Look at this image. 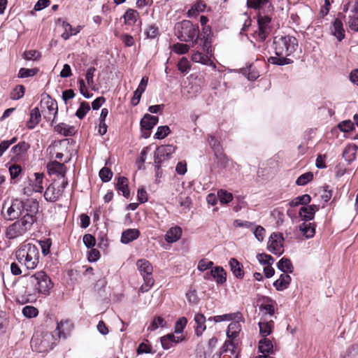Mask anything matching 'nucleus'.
I'll list each match as a JSON object with an SVG mask.
<instances>
[{"mask_svg": "<svg viewBox=\"0 0 358 358\" xmlns=\"http://www.w3.org/2000/svg\"><path fill=\"white\" fill-rule=\"evenodd\" d=\"M273 47L275 56L268 57V62L278 66L290 64L293 60L287 57L296 50L298 40L290 35H278L273 38Z\"/></svg>", "mask_w": 358, "mask_h": 358, "instance_id": "f257e3e1", "label": "nucleus"}, {"mask_svg": "<svg viewBox=\"0 0 358 358\" xmlns=\"http://www.w3.org/2000/svg\"><path fill=\"white\" fill-rule=\"evenodd\" d=\"M31 207L33 208V210H30V213H26L20 220L15 221L7 228L6 238L14 239L22 236L31 229L36 220L34 213L38 210V204L33 202V206Z\"/></svg>", "mask_w": 358, "mask_h": 358, "instance_id": "f03ea898", "label": "nucleus"}, {"mask_svg": "<svg viewBox=\"0 0 358 358\" xmlns=\"http://www.w3.org/2000/svg\"><path fill=\"white\" fill-rule=\"evenodd\" d=\"M15 257L27 269L36 268L39 263V248L31 243H22L15 251Z\"/></svg>", "mask_w": 358, "mask_h": 358, "instance_id": "7ed1b4c3", "label": "nucleus"}, {"mask_svg": "<svg viewBox=\"0 0 358 358\" xmlns=\"http://www.w3.org/2000/svg\"><path fill=\"white\" fill-rule=\"evenodd\" d=\"M175 34L182 42H192L194 47L198 41L199 28L198 24H193L189 20H182L176 24Z\"/></svg>", "mask_w": 358, "mask_h": 358, "instance_id": "20e7f679", "label": "nucleus"}, {"mask_svg": "<svg viewBox=\"0 0 358 358\" xmlns=\"http://www.w3.org/2000/svg\"><path fill=\"white\" fill-rule=\"evenodd\" d=\"M27 283L31 286L34 293L48 296L53 288L54 283L49 275L43 271H39L27 278Z\"/></svg>", "mask_w": 358, "mask_h": 358, "instance_id": "39448f33", "label": "nucleus"}, {"mask_svg": "<svg viewBox=\"0 0 358 358\" xmlns=\"http://www.w3.org/2000/svg\"><path fill=\"white\" fill-rule=\"evenodd\" d=\"M26 213H30L27 208H24V203L19 199L5 201L3 202L1 215L7 220H13Z\"/></svg>", "mask_w": 358, "mask_h": 358, "instance_id": "423d86ee", "label": "nucleus"}, {"mask_svg": "<svg viewBox=\"0 0 358 358\" xmlns=\"http://www.w3.org/2000/svg\"><path fill=\"white\" fill-rule=\"evenodd\" d=\"M136 266L143 278V284L140 287L139 291L146 292L153 286L155 280L152 278L153 267L149 261L145 259H138Z\"/></svg>", "mask_w": 358, "mask_h": 358, "instance_id": "0eeeda50", "label": "nucleus"}, {"mask_svg": "<svg viewBox=\"0 0 358 358\" xmlns=\"http://www.w3.org/2000/svg\"><path fill=\"white\" fill-rule=\"evenodd\" d=\"M270 15H262V13L257 15L258 29L255 31L254 36L260 42L264 41L271 31Z\"/></svg>", "mask_w": 358, "mask_h": 358, "instance_id": "6e6552de", "label": "nucleus"}, {"mask_svg": "<svg viewBox=\"0 0 358 358\" xmlns=\"http://www.w3.org/2000/svg\"><path fill=\"white\" fill-rule=\"evenodd\" d=\"M69 182L67 179H64L60 184L54 182L51 183L44 192V197L46 201L55 202L63 194L65 188Z\"/></svg>", "mask_w": 358, "mask_h": 358, "instance_id": "1a4fd4ad", "label": "nucleus"}, {"mask_svg": "<svg viewBox=\"0 0 358 358\" xmlns=\"http://www.w3.org/2000/svg\"><path fill=\"white\" fill-rule=\"evenodd\" d=\"M34 178H29L28 185L23 189L24 193L28 196L31 195L34 192H42L43 190V178L44 174L41 173H35Z\"/></svg>", "mask_w": 358, "mask_h": 358, "instance_id": "9d476101", "label": "nucleus"}, {"mask_svg": "<svg viewBox=\"0 0 358 358\" xmlns=\"http://www.w3.org/2000/svg\"><path fill=\"white\" fill-rule=\"evenodd\" d=\"M283 241L284 238L282 234H271L268 241V250L274 255H281L284 252Z\"/></svg>", "mask_w": 358, "mask_h": 358, "instance_id": "9b49d317", "label": "nucleus"}, {"mask_svg": "<svg viewBox=\"0 0 358 358\" xmlns=\"http://www.w3.org/2000/svg\"><path fill=\"white\" fill-rule=\"evenodd\" d=\"M176 150V147L172 145L159 146L154 155L155 164L157 169H160V164L171 155Z\"/></svg>", "mask_w": 358, "mask_h": 358, "instance_id": "f8f14e48", "label": "nucleus"}, {"mask_svg": "<svg viewBox=\"0 0 358 358\" xmlns=\"http://www.w3.org/2000/svg\"><path fill=\"white\" fill-rule=\"evenodd\" d=\"M248 8L258 10L262 15L272 14L273 6L269 0H247Z\"/></svg>", "mask_w": 358, "mask_h": 358, "instance_id": "ddd939ff", "label": "nucleus"}, {"mask_svg": "<svg viewBox=\"0 0 358 358\" xmlns=\"http://www.w3.org/2000/svg\"><path fill=\"white\" fill-rule=\"evenodd\" d=\"M70 159L71 158L66 159L64 160V163H60L57 161L48 162L47 164L48 173L50 175H57V176H60L62 180H64V179H67L66 178L67 169L65 164L68 163Z\"/></svg>", "mask_w": 358, "mask_h": 358, "instance_id": "4468645a", "label": "nucleus"}, {"mask_svg": "<svg viewBox=\"0 0 358 358\" xmlns=\"http://www.w3.org/2000/svg\"><path fill=\"white\" fill-rule=\"evenodd\" d=\"M41 106L43 108H47L48 110V114L45 117L50 120L52 116H53L52 121H54L58 112L57 101L48 95L45 98L42 99Z\"/></svg>", "mask_w": 358, "mask_h": 358, "instance_id": "2eb2a0df", "label": "nucleus"}, {"mask_svg": "<svg viewBox=\"0 0 358 358\" xmlns=\"http://www.w3.org/2000/svg\"><path fill=\"white\" fill-rule=\"evenodd\" d=\"M158 121L159 118L157 116L148 113L144 115L140 122L141 129L148 131L147 134H143L144 138H148L150 136V131L158 123Z\"/></svg>", "mask_w": 358, "mask_h": 358, "instance_id": "dca6fc26", "label": "nucleus"}, {"mask_svg": "<svg viewBox=\"0 0 358 358\" xmlns=\"http://www.w3.org/2000/svg\"><path fill=\"white\" fill-rule=\"evenodd\" d=\"M317 210H319L318 206L315 204L306 205V206H302L300 208L299 215L301 220L304 222L310 221L314 219L315 214Z\"/></svg>", "mask_w": 358, "mask_h": 358, "instance_id": "f3484780", "label": "nucleus"}, {"mask_svg": "<svg viewBox=\"0 0 358 358\" xmlns=\"http://www.w3.org/2000/svg\"><path fill=\"white\" fill-rule=\"evenodd\" d=\"M276 302L268 296L262 297V303L259 306V310L264 311L265 314L273 315L275 311Z\"/></svg>", "mask_w": 358, "mask_h": 358, "instance_id": "a211bd4d", "label": "nucleus"}, {"mask_svg": "<svg viewBox=\"0 0 358 358\" xmlns=\"http://www.w3.org/2000/svg\"><path fill=\"white\" fill-rule=\"evenodd\" d=\"M160 340L162 348L164 350H169L174 345L182 341L184 338L182 336H175L174 334H169L162 336Z\"/></svg>", "mask_w": 358, "mask_h": 358, "instance_id": "6ab92c4d", "label": "nucleus"}, {"mask_svg": "<svg viewBox=\"0 0 358 358\" xmlns=\"http://www.w3.org/2000/svg\"><path fill=\"white\" fill-rule=\"evenodd\" d=\"M292 278L287 273H282L279 278L273 282V286L278 291L286 289L291 282Z\"/></svg>", "mask_w": 358, "mask_h": 358, "instance_id": "aec40b11", "label": "nucleus"}, {"mask_svg": "<svg viewBox=\"0 0 358 358\" xmlns=\"http://www.w3.org/2000/svg\"><path fill=\"white\" fill-rule=\"evenodd\" d=\"M140 236V231L136 229H128L124 231L121 236V242L124 244H128L130 242L137 239Z\"/></svg>", "mask_w": 358, "mask_h": 358, "instance_id": "412c9836", "label": "nucleus"}, {"mask_svg": "<svg viewBox=\"0 0 358 358\" xmlns=\"http://www.w3.org/2000/svg\"><path fill=\"white\" fill-rule=\"evenodd\" d=\"M331 34L336 37L338 41H341L345 38V30L341 20L335 19L331 28Z\"/></svg>", "mask_w": 358, "mask_h": 358, "instance_id": "4be33fe9", "label": "nucleus"}, {"mask_svg": "<svg viewBox=\"0 0 358 358\" xmlns=\"http://www.w3.org/2000/svg\"><path fill=\"white\" fill-rule=\"evenodd\" d=\"M182 235V229L180 227H171L165 235L166 242L172 243L178 241Z\"/></svg>", "mask_w": 358, "mask_h": 358, "instance_id": "5701e85b", "label": "nucleus"}, {"mask_svg": "<svg viewBox=\"0 0 358 358\" xmlns=\"http://www.w3.org/2000/svg\"><path fill=\"white\" fill-rule=\"evenodd\" d=\"M241 331V324L239 320L232 321L228 326L227 331V336L228 338L235 340L238 337L240 331Z\"/></svg>", "mask_w": 358, "mask_h": 358, "instance_id": "b1692460", "label": "nucleus"}, {"mask_svg": "<svg viewBox=\"0 0 358 358\" xmlns=\"http://www.w3.org/2000/svg\"><path fill=\"white\" fill-rule=\"evenodd\" d=\"M259 327L261 336L266 338L271 334L274 327V322L273 320L267 321L265 319H262L259 322Z\"/></svg>", "mask_w": 358, "mask_h": 358, "instance_id": "393cba45", "label": "nucleus"}, {"mask_svg": "<svg viewBox=\"0 0 358 358\" xmlns=\"http://www.w3.org/2000/svg\"><path fill=\"white\" fill-rule=\"evenodd\" d=\"M229 266L233 274L239 279L244 277V271L243 270V265L236 259L231 258L229 260Z\"/></svg>", "mask_w": 358, "mask_h": 358, "instance_id": "a878e982", "label": "nucleus"}, {"mask_svg": "<svg viewBox=\"0 0 358 358\" xmlns=\"http://www.w3.org/2000/svg\"><path fill=\"white\" fill-rule=\"evenodd\" d=\"M194 321L196 324L195 327V334L197 336H201L206 329V326L205 324L206 317L201 313H196L194 315Z\"/></svg>", "mask_w": 358, "mask_h": 358, "instance_id": "bb28decb", "label": "nucleus"}, {"mask_svg": "<svg viewBox=\"0 0 358 358\" xmlns=\"http://www.w3.org/2000/svg\"><path fill=\"white\" fill-rule=\"evenodd\" d=\"M116 189L119 192H122L124 197L128 198L130 196L128 179L126 177L120 176L117 178Z\"/></svg>", "mask_w": 358, "mask_h": 358, "instance_id": "cd10ccee", "label": "nucleus"}, {"mask_svg": "<svg viewBox=\"0 0 358 358\" xmlns=\"http://www.w3.org/2000/svg\"><path fill=\"white\" fill-rule=\"evenodd\" d=\"M41 115L38 107L33 108L30 112V118L27 123V127L29 129H33L40 122Z\"/></svg>", "mask_w": 358, "mask_h": 358, "instance_id": "c85d7f7f", "label": "nucleus"}, {"mask_svg": "<svg viewBox=\"0 0 358 358\" xmlns=\"http://www.w3.org/2000/svg\"><path fill=\"white\" fill-rule=\"evenodd\" d=\"M213 279L216 281L217 284H223L227 280V273L222 267L216 266L211 270Z\"/></svg>", "mask_w": 358, "mask_h": 358, "instance_id": "c756f323", "label": "nucleus"}, {"mask_svg": "<svg viewBox=\"0 0 358 358\" xmlns=\"http://www.w3.org/2000/svg\"><path fill=\"white\" fill-rule=\"evenodd\" d=\"M310 201V196L309 194H306L294 198L289 202V206L292 208L296 207L299 205L306 206V205L309 204Z\"/></svg>", "mask_w": 358, "mask_h": 358, "instance_id": "7c9ffc66", "label": "nucleus"}, {"mask_svg": "<svg viewBox=\"0 0 358 358\" xmlns=\"http://www.w3.org/2000/svg\"><path fill=\"white\" fill-rule=\"evenodd\" d=\"M278 268L283 272V273H292L294 271V266L291 260L288 258L282 257L277 263Z\"/></svg>", "mask_w": 358, "mask_h": 358, "instance_id": "2f4dec72", "label": "nucleus"}, {"mask_svg": "<svg viewBox=\"0 0 358 358\" xmlns=\"http://www.w3.org/2000/svg\"><path fill=\"white\" fill-rule=\"evenodd\" d=\"M299 229L306 238H313L315 234V227L313 223L304 222L300 224Z\"/></svg>", "mask_w": 358, "mask_h": 358, "instance_id": "473e14b6", "label": "nucleus"}, {"mask_svg": "<svg viewBox=\"0 0 358 358\" xmlns=\"http://www.w3.org/2000/svg\"><path fill=\"white\" fill-rule=\"evenodd\" d=\"M259 350L262 355L272 354L273 352L272 342L266 338L260 340L259 342Z\"/></svg>", "mask_w": 358, "mask_h": 358, "instance_id": "72a5a7b5", "label": "nucleus"}, {"mask_svg": "<svg viewBox=\"0 0 358 358\" xmlns=\"http://www.w3.org/2000/svg\"><path fill=\"white\" fill-rule=\"evenodd\" d=\"M192 60L194 62L201 63L205 65H211L213 64L209 55L203 54L199 51H196L192 54Z\"/></svg>", "mask_w": 358, "mask_h": 358, "instance_id": "f704fd0d", "label": "nucleus"}, {"mask_svg": "<svg viewBox=\"0 0 358 358\" xmlns=\"http://www.w3.org/2000/svg\"><path fill=\"white\" fill-rule=\"evenodd\" d=\"M62 25L64 30L62 34V38L64 40H68L71 36L76 35L80 31V29L73 28L69 23L65 21H62Z\"/></svg>", "mask_w": 358, "mask_h": 358, "instance_id": "c9c22d12", "label": "nucleus"}, {"mask_svg": "<svg viewBox=\"0 0 358 358\" xmlns=\"http://www.w3.org/2000/svg\"><path fill=\"white\" fill-rule=\"evenodd\" d=\"M55 130L64 136H71L74 134V127L65 123H59L55 127Z\"/></svg>", "mask_w": 358, "mask_h": 358, "instance_id": "e433bc0d", "label": "nucleus"}, {"mask_svg": "<svg viewBox=\"0 0 358 358\" xmlns=\"http://www.w3.org/2000/svg\"><path fill=\"white\" fill-rule=\"evenodd\" d=\"M29 148L30 145L28 143L25 141H21L11 148V152L15 156H20L27 153Z\"/></svg>", "mask_w": 358, "mask_h": 358, "instance_id": "4c0bfd02", "label": "nucleus"}, {"mask_svg": "<svg viewBox=\"0 0 358 358\" xmlns=\"http://www.w3.org/2000/svg\"><path fill=\"white\" fill-rule=\"evenodd\" d=\"M124 23L128 25H133L138 17V13L134 9L129 8L125 12L124 16Z\"/></svg>", "mask_w": 358, "mask_h": 358, "instance_id": "58836bf2", "label": "nucleus"}, {"mask_svg": "<svg viewBox=\"0 0 358 358\" xmlns=\"http://www.w3.org/2000/svg\"><path fill=\"white\" fill-rule=\"evenodd\" d=\"M206 8V4L203 1L199 0L197 1L189 10H188L187 15L189 17L196 16L199 13L204 11Z\"/></svg>", "mask_w": 358, "mask_h": 358, "instance_id": "ea45409f", "label": "nucleus"}, {"mask_svg": "<svg viewBox=\"0 0 358 358\" xmlns=\"http://www.w3.org/2000/svg\"><path fill=\"white\" fill-rule=\"evenodd\" d=\"M213 321L215 322H220L222 321H232L235 319H241L242 315L241 313L237 312L236 313H229V314H224L222 315H217L213 317Z\"/></svg>", "mask_w": 358, "mask_h": 358, "instance_id": "a19ab883", "label": "nucleus"}, {"mask_svg": "<svg viewBox=\"0 0 358 358\" xmlns=\"http://www.w3.org/2000/svg\"><path fill=\"white\" fill-rule=\"evenodd\" d=\"M166 326V322L163 317L160 316L155 317L149 327L148 331H153L157 329L159 327H165Z\"/></svg>", "mask_w": 358, "mask_h": 358, "instance_id": "79ce46f5", "label": "nucleus"}, {"mask_svg": "<svg viewBox=\"0 0 358 358\" xmlns=\"http://www.w3.org/2000/svg\"><path fill=\"white\" fill-rule=\"evenodd\" d=\"M201 46L202 48L203 51L205 52V54L209 55L210 57H211L213 55L211 38L207 36H203V37L201 38Z\"/></svg>", "mask_w": 358, "mask_h": 358, "instance_id": "37998d69", "label": "nucleus"}, {"mask_svg": "<svg viewBox=\"0 0 358 358\" xmlns=\"http://www.w3.org/2000/svg\"><path fill=\"white\" fill-rule=\"evenodd\" d=\"M343 157L348 163L352 162L356 158L355 146L346 147L343 152Z\"/></svg>", "mask_w": 358, "mask_h": 358, "instance_id": "c03bdc74", "label": "nucleus"}, {"mask_svg": "<svg viewBox=\"0 0 358 358\" xmlns=\"http://www.w3.org/2000/svg\"><path fill=\"white\" fill-rule=\"evenodd\" d=\"M238 345V343L236 340L229 338L228 341H226L222 348V352H226L227 351H230L232 355L236 353V348Z\"/></svg>", "mask_w": 358, "mask_h": 358, "instance_id": "a18cd8bd", "label": "nucleus"}, {"mask_svg": "<svg viewBox=\"0 0 358 358\" xmlns=\"http://www.w3.org/2000/svg\"><path fill=\"white\" fill-rule=\"evenodd\" d=\"M38 68L26 69L21 68L18 72V77L20 78H25L29 77H33L38 72Z\"/></svg>", "mask_w": 358, "mask_h": 358, "instance_id": "49530a36", "label": "nucleus"}, {"mask_svg": "<svg viewBox=\"0 0 358 358\" xmlns=\"http://www.w3.org/2000/svg\"><path fill=\"white\" fill-rule=\"evenodd\" d=\"M313 179V174L311 172H306L301 175L296 180V184L299 186H303L308 184Z\"/></svg>", "mask_w": 358, "mask_h": 358, "instance_id": "de8ad7c7", "label": "nucleus"}, {"mask_svg": "<svg viewBox=\"0 0 358 358\" xmlns=\"http://www.w3.org/2000/svg\"><path fill=\"white\" fill-rule=\"evenodd\" d=\"M217 197L222 203H228L233 199L232 194L224 189L217 192Z\"/></svg>", "mask_w": 358, "mask_h": 358, "instance_id": "09e8293b", "label": "nucleus"}, {"mask_svg": "<svg viewBox=\"0 0 358 358\" xmlns=\"http://www.w3.org/2000/svg\"><path fill=\"white\" fill-rule=\"evenodd\" d=\"M90 110V107L89 103L83 101L80 103V107L77 110L76 115L80 120H82L84 118V117L86 115V114L89 112Z\"/></svg>", "mask_w": 358, "mask_h": 358, "instance_id": "8fccbe9b", "label": "nucleus"}, {"mask_svg": "<svg viewBox=\"0 0 358 358\" xmlns=\"http://www.w3.org/2000/svg\"><path fill=\"white\" fill-rule=\"evenodd\" d=\"M189 45L180 43H177L172 46V50L178 55L186 54L189 52Z\"/></svg>", "mask_w": 358, "mask_h": 358, "instance_id": "3c124183", "label": "nucleus"}, {"mask_svg": "<svg viewBox=\"0 0 358 358\" xmlns=\"http://www.w3.org/2000/svg\"><path fill=\"white\" fill-rule=\"evenodd\" d=\"M171 132L170 128L168 126H160L157 128L155 134V138L157 139H163L166 137Z\"/></svg>", "mask_w": 358, "mask_h": 358, "instance_id": "603ef678", "label": "nucleus"}, {"mask_svg": "<svg viewBox=\"0 0 358 358\" xmlns=\"http://www.w3.org/2000/svg\"><path fill=\"white\" fill-rule=\"evenodd\" d=\"M99 175L101 180L106 182L111 180L113 173L109 168L103 167L100 170Z\"/></svg>", "mask_w": 358, "mask_h": 358, "instance_id": "864d4df0", "label": "nucleus"}, {"mask_svg": "<svg viewBox=\"0 0 358 358\" xmlns=\"http://www.w3.org/2000/svg\"><path fill=\"white\" fill-rule=\"evenodd\" d=\"M25 88L23 85H17L13 89L10 94V98L13 100L21 99L24 94Z\"/></svg>", "mask_w": 358, "mask_h": 358, "instance_id": "5fc2aeb1", "label": "nucleus"}, {"mask_svg": "<svg viewBox=\"0 0 358 358\" xmlns=\"http://www.w3.org/2000/svg\"><path fill=\"white\" fill-rule=\"evenodd\" d=\"M22 314L26 317L32 318L38 315V310L34 306H27L23 308Z\"/></svg>", "mask_w": 358, "mask_h": 358, "instance_id": "6e6d98bb", "label": "nucleus"}, {"mask_svg": "<svg viewBox=\"0 0 358 358\" xmlns=\"http://www.w3.org/2000/svg\"><path fill=\"white\" fill-rule=\"evenodd\" d=\"M348 24L350 29L358 31V14L352 13V15H349Z\"/></svg>", "mask_w": 358, "mask_h": 358, "instance_id": "4d7b16f0", "label": "nucleus"}, {"mask_svg": "<svg viewBox=\"0 0 358 358\" xmlns=\"http://www.w3.org/2000/svg\"><path fill=\"white\" fill-rule=\"evenodd\" d=\"M251 230L253 231V234L255 238L257 239V241L260 242L263 241L266 233V231L264 227H262V226L254 225Z\"/></svg>", "mask_w": 358, "mask_h": 358, "instance_id": "13d9d810", "label": "nucleus"}, {"mask_svg": "<svg viewBox=\"0 0 358 358\" xmlns=\"http://www.w3.org/2000/svg\"><path fill=\"white\" fill-rule=\"evenodd\" d=\"M257 258L260 264L271 266L274 262V259L269 255L258 254Z\"/></svg>", "mask_w": 358, "mask_h": 358, "instance_id": "bf43d9fd", "label": "nucleus"}, {"mask_svg": "<svg viewBox=\"0 0 358 358\" xmlns=\"http://www.w3.org/2000/svg\"><path fill=\"white\" fill-rule=\"evenodd\" d=\"M187 323V320L185 317H182L179 318L175 324L174 329L176 334H181L183 331V329L186 327Z\"/></svg>", "mask_w": 358, "mask_h": 358, "instance_id": "052dcab7", "label": "nucleus"}, {"mask_svg": "<svg viewBox=\"0 0 358 358\" xmlns=\"http://www.w3.org/2000/svg\"><path fill=\"white\" fill-rule=\"evenodd\" d=\"M247 76V78L250 80H255L259 78V74L255 66L250 65L247 70H245L243 73Z\"/></svg>", "mask_w": 358, "mask_h": 358, "instance_id": "680f3d73", "label": "nucleus"}, {"mask_svg": "<svg viewBox=\"0 0 358 358\" xmlns=\"http://www.w3.org/2000/svg\"><path fill=\"white\" fill-rule=\"evenodd\" d=\"M41 57V53L35 50L25 51L23 53V58L26 60H37Z\"/></svg>", "mask_w": 358, "mask_h": 358, "instance_id": "e2e57ef3", "label": "nucleus"}, {"mask_svg": "<svg viewBox=\"0 0 358 358\" xmlns=\"http://www.w3.org/2000/svg\"><path fill=\"white\" fill-rule=\"evenodd\" d=\"M208 143L215 153L220 151L222 148L220 141L213 136H209L208 138Z\"/></svg>", "mask_w": 358, "mask_h": 358, "instance_id": "0e129e2a", "label": "nucleus"}, {"mask_svg": "<svg viewBox=\"0 0 358 358\" xmlns=\"http://www.w3.org/2000/svg\"><path fill=\"white\" fill-rule=\"evenodd\" d=\"M178 69L181 73H186L190 69L189 62L187 58L182 57L178 63Z\"/></svg>", "mask_w": 358, "mask_h": 358, "instance_id": "69168bd1", "label": "nucleus"}, {"mask_svg": "<svg viewBox=\"0 0 358 358\" xmlns=\"http://www.w3.org/2000/svg\"><path fill=\"white\" fill-rule=\"evenodd\" d=\"M10 178L16 179L22 172V167L18 164H13L8 169Z\"/></svg>", "mask_w": 358, "mask_h": 358, "instance_id": "338daca9", "label": "nucleus"}, {"mask_svg": "<svg viewBox=\"0 0 358 358\" xmlns=\"http://www.w3.org/2000/svg\"><path fill=\"white\" fill-rule=\"evenodd\" d=\"M148 38H155L159 34L158 27L155 24L150 25L145 31Z\"/></svg>", "mask_w": 358, "mask_h": 358, "instance_id": "774afa93", "label": "nucleus"}]
</instances>
